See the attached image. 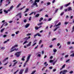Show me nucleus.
<instances>
[{
    "instance_id": "1",
    "label": "nucleus",
    "mask_w": 74,
    "mask_h": 74,
    "mask_svg": "<svg viewBox=\"0 0 74 74\" xmlns=\"http://www.w3.org/2000/svg\"><path fill=\"white\" fill-rule=\"evenodd\" d=\"M28 56L27 57V61L26 62V63H25L23 65V67H25V66H26V63L27 62H28L29 61V59H30V56H31V55L30 54L28 55Z\"/></svg>"
},
{
    "instance_id": "2",
    "label": "nucleus",
    "mask_w": 74,
    "mask_h": 74,
    "mask_svg": "<svg viewBox=\"0 0 74 74\" xmlns=\"http://www.w3.org/2000/svg\"><path fill=\"white\" fill-rule=\"evenodd\" d=\"M21 54V51H19L16 52L14 54V55H15L17 58H19Z\"/></svg>"
},
{
    "instance_id": "3",
    "label": "nucleus",
    "mask_w": 74,
    "mask_h": 74,
    "mask_svg": "<svg viewBox=\"0 0 74 74\" xmlns=\"http://www.w3.org/2000/svg\"><path fill=\"white\" fill-rule=\"evenodd\" d=\"M67 72H68L67 70H64L63 71H61V72L60 73V74H61L62 73V74H66V73H67Z\"/></svg>"
},
{
    "instance_id": "4",
    "label": "nucleus",
    "mask_w": 74,
    "mask_h": 74,
    "mask_svg": "<svg viewBox=\"0 0 74 74\" xmlns=\"http://www.w3.org/2000/svg\"><path fill=\"white\" fill-rule=\"evenodd\" d=\"M41 36V34H40L39 33H37L34 36V38H36V36Z\"/></svg>"
},
{
    "instance_id": "5",
    "label": "nucleus",
    "mask_w": 74,
    "mask_h": 74,
    "mask_svg": "<svg viewBox=\"0 0 74 74\" xmlns=\"http://www.w3.org/2000/svg\"><path fill=\"white\" fill-rule=\"evenodd\" d=\"M23 71H24V70H23V69H21L20 71V72L19 73V74H23Z\"/></svg>"
},
{
    "instance_id": "6",
    "label": "nucleus",
    "mask_w": 74,
    "mask_h": 74,
    "mask_svg": "<svg viewBox=\"0 0 74 74\" xmlns=\"http://www.w3.org/2000/svg\"><path fill=\"white\" fill-rule=\"evenodd\" d=\"M42 27V26H40L39 27H38L37 26L35 27V30H38V29H40V28H41V27Z\"/></svg>"
},
{
    "instance_id": "7",
    "label": "nucleus",
    "mask_w": 74,
    "mask_h": 74,
    "mask_svg": "<svg viewBox=\"0 0 74 74\" xmlns=\"http://www.w3.org/2000/svg\"><path fill=\"white\" fill-rule=\"evenodd\" d=\"M18 45H14L11 48V49H13V48H15L16 47H18Z\"/></svg>"
},
{
    "instance_id": "8",
    "label": "nucleus",
    "mask_w": 74,
    "mask_h": 74,
    "mask_svg": "<svg viewBox=\"0 0 74 74\" xmlns=\"http://www.w3.org/2000/svg\"><path fill=\"white\" fill-rule=\"evenodd\" d=\"M61 25V23L59 22L58 24L54 26V27H57V26H60Z\"/></svg>"
},
{
    "instance_id": "9",
    "label": "nucleus",
    "mask_w": 74,
    "mask_h": 74,
    "mask_svg": "<svg viewBox=\"0 0 74 74\" xmlns=\"http://www.w3.org/2000/svg\"><path fill=\"white\" fill-rule=\"evenodd\" d=\"M8 57H7V58H5V59H4L2 61V62H5V61H6V60H8Z\"/></svg>"
},
{
    "instance_id": "10",
    "label": "nucleus",
    "mask_w": 74,
    "mask_h": 74,
    "mask_svg": "<svg viewBox=\"0 0 74 74\" xmlns=\"http://www.w3.org/2000/svg\"><path fill=\"white\" fill-rule=\"evenodd\" d=\"M70 4H71V3H68V4H65V6L66 7H68L69 5H70Z\"/></svg>"
},
{
    "instance_id": "11",
    "label": "nucleus",
    "mask_w": 74,
    "mask_h": 74,
    "mask_svg": "<svg viewBox=\"0 0 74 74\" xmlns=\"http://www.w3.org/2000/svg\"><path fill=\"white\" fill-rule=\"evenodd\" d=\"M28 70H29V68H27L25 71V73H27V71H28Z\"/></svg>"
},
{
    "instance_id": "12",
    "label": "nucleus",
    "mask_w": 74,
    "mask_h": 74,
    "mask_svg": "<svg viewBox=\"0 0 74 74\" xmlns=\"http://www.w3.org/2000/svg\"><path fill=\"white\" fill-rule=\"evenodd\" d=\"M31 44H32V42H30L29 43L28 45H27V46L29 47V46H30V45H31Z\"/></svg>"
},
{
    "instance_id": "13",
    "label": "nucleus",
    "mask_w": 74,
    "mask_h": 74,
    "mask_svg": "<svg viewBox=\"0 0 74 74\" xmlns=\"http://www.w3.org/2000/svg\"><path fill=\"white\" fill-rule=\"evenodd\" d=\"M29 26H30V24H27L25 25L26 28H27V27H28Z\"/></svg>"
},
{
    "instance_id": "14",
    "label": "nucleus",
    "mask_w": 74,
    "mask_h": 74,
    "mask_svg": "<svg viewBox=\"0 0 74 74\" xmlns=\"http://www.w3.org/2000/svg\"><path fill=\"white\" fill-rule=\"evenodd\" d=\"M35 5H36V3H34L33 4H32V5L31 6L32 8H33V7H34Z\"/></svg>"
},
{
    "instance_id": "15",
    "label": "nucleus",
    "mask_w": 74,
    "mask_h": 74,
    "mask_svg": "<svg viewBox=\"0 0 74 74\" xmlns=\"http://www.w3.org/2000/svg\"><path fill=\"white\" fill-rule=\"evenodd\" d=\"M17 63H18V62L17 61H16L15 62L13 65H12L13 67H14V66H15V65H16V64H17Z\"/></svg>"
},
{
    "instance_id": "16",
    "label": "nucleus",
    "mask_w": 74,
    "mask_h": 74,
    "mask_svg": "<svg viewBox=\"0 0 74 74\" xmlns=\"http://www.w3.org/2000/svg\"><path fill=\"white\" fill-rule=\"evenodd\" d=\"M4 0H1L0 1V6H1L2 5V3H3V1Z\"/></svg>"
},
{
    "instance_id": "17",
    "label": "nucleus",
    "mask_w": 74,
    "mask_h": 74,
    "mask_svg": "<svg viewBox=\"0 0 74 74\" xmlns=\"http://www.w3.org/2000/svg\"><path fill=\"white\" fill-rule=\"evenodd\" d=\"M71 10H72V9L71 7H70L68 8V11H71Z\"/></svg>"
},
{
    "instance_id": "18",
    "label": "nucleus",
    "mask_w": 74,
    "mask_h": 74,
    "mask_svg": "<svg viewBox=\"0 0 74 74\" xmlns=\"http://www.w3.org/2000/svg\"><path fill=\"white\" fill-rule=\"evenodd\" d=\"M29 10V9L28 8L26 9V10L24 12V13H26V12H28V11Z\"/></svg>"
},
{
    "instance_id": "19",
    "label": "nucleus",
    "mask_w": 74,
    "mask_h": 74,
    "mask_svg": "<svg viewBox=\"0 0 74 74\" xmlns=\"http://www.w3.org/2000/svg\"><path fill=\"white\" fill-rule=\"evenodd\" d=\"M30 38V36H29L28 37H25L24 38V39L26 40H27L28 39Z\"/></svg>"
},
{
    "instance_id": "20",
    "label": "nucleus",
    "mask_w": 74,
    "mask_h": 74,
    "mask_svg": "<svg viewBox=\"0 0 74 74\" xmlns=\"http://www.w3.org/2000/svg\"><path fill=\"white\" fill-rule=\"evenodd\" d=\"M60 27H57L55 29L53 30L54 32H55V31H56V30L57 29H58V28H59Z\"/></svg>"
},
{
    "instance_id": "21",
    "label": "nucleus",
    "mask_w": 74,
    "mask_h": 74,
    "mask_svg": "<svg viewBox=\"0 0 74 74\" xmlns=\"http://www.w3.org/2000/svg\"><path fill=\"white\" fill-rule=\"evenodd\" d=\"M3 11L4 12H5V14H8V11H7L5 10H4Z\"/></svg>"
},
{
    "instance_id": "22",
    "label": "nucleus",
    "mask_w": 74,
    "mask_h": 74,
    "mask_svg": "<svg viewBox=\"0 0 74 74\" xmlns=\"http://www.w3.org/2000/svg\"><path fill=\"white\" fill-rule=\"evenodd\" d=\"M36 2L37 3H39V2H40V0H35L34 3H36Z\"/></svg>"
},
{
    "instance_id": "23",
    "label": "nucleus",
    "mask_w": 74,
    "mask_h": 74,
    "mask_svg": "<svg viewBox=\"0 0 74 74\" xmlns=\"http://www.w3.org/2000/svg\"><path fill=\"white\" fill-rule=\"evenodd\" d=\"M22 5V4L20 3H19L17 6V8H18V7H19V6H20V5Z\"/></svg>"
},
{
    "instance_id": "24",
    "label": "nucleus",
    "mask_w": 74,
    "mask_h": 74,
    "mask_svg": "<svg viewBox=\"0 0 74 74\" xmlns=\"http://www.w3.org/2000/svg\"><path fill=\"white\" fill-rule=\"evenodd\" d=\"M25 7H26V6H23V8H22L21 9H20L19 10H20V11H21V10H23V8H25Z\"/></svg>"
},
{
    "instance_id": "25",
    "label": "nucleus",
    "mask_w": 74,
    "mask_h": 74,
    "mask_svg": "<svg viewBox=\"0 0 74 74\" xmlns=\"http://www.w3.org/2000/svg\"><path fill=\"white\" fill-rule=\"evenodd\" d=\"M27 42H28L26 40V41H25V42L23 43V45H24V44H26V43H27Z\"/></svg>"
},
{
    "instance_id": "26",
    "label": "nucleus",
    "mask_w": 74,
    "mask_h": 74,
    "mask_svg": "<svg viewBox=\"0 0 74 74\" xmlns=\"http://www.w3.org/2000/svg\"><path fill=\"white\" fill-rule=\"evenodd\" d=\"M18 49H19L18 48H17V49L15 48L14 49V51H18Z\"/></svg>"
},
{
    "instance_id": "27",
    "label": "nucleus",
    "mask_w": 74,
    "mask_h": 74,
    "mask_svg": "<svg viewBox=\"0 0 74 74\" xmlns=\"http://www.w3.org/2000/svg\"><path fill=\"white\" fill-rule=\"evenodd\" d=\"M39 16L40 14H38L35 16V17H38Z\"/></svg>"
},
{
    "instance_id": "28",
    "label": "nucleus",
    "mask_w": 74,
    "mask_h": 74,
    "mask_svg": "<svg viewBox=\"0 0 74 74\" xmlns=\"http://www.w3.org/2000/svg\"><path fill=\"white\" fill-rule=\"evenodd\" d=\"M42 20H43V18L41 17L39 20V22H41V21H42Z\"/></svg>"
},
{
    "instance_id": "29",
    "label": "nucleus",
    "mask_w": 74,
    "mask_h": 74,
    "mask_svg": "<svg viewBox=\"0 0 74 74\" xmlns=\"http://www.w3.org/2000/svg\"><path fill=\"white\" fill-rule=\"evenodd\" d=\"M13 8H14V6H13V5H12L10 8V9L11 10V9H12Z\"/></svg>"
},
{
    "instance_id": "30",
    "label": "nucleus",
    "mask_w": 74,
    "mask_h": 74,
    "mask_svg": "<svg viewBox=\"0 0 74 74\" xmlns=\"http://www.w3.org/2000/svg\"><path fill=\"white\" fill-rule=\"evenodd\" d=\"M42 22L41 23H40L39 24H38L37 25H38V26H39V25H42Z\"/></svg>"
},
{
    "instance_id": "31",
    "label": "nucleus",
    "mask_w": 74,
    "mask_h": 74,
    "mask_svg": "<svg viewBox=\"0 0 74 74\" xmlns=\"http://www.w3.org/2000/svg\"><path fill=\"white\" fill-rule=\"evenodd\" d=\"M53 51L55 53V52H56V51H57V50L56 49H53Z\"/></svg>"
},
{
    "instance_id": "32",
    "label": "nucleus",
    "mask_w": 74,
    "mask_h": 74,
    "mask_svg": "<svg viewBox=\"0 0 74 74\" xmlns=\"http://www.w3.org/2000/svg\"><path fill=\"white\" fill-rule=\"evenodd\" d=\"M18 71H19V70H17V71H16V72H15L14 73V74H16V73H17V72H18Z\"/></svg>"
},
{
    "instance_id": "33",
    "label": "nucleus",
    "mask_w": 74,
    "mask_h": 74,
    "mask_svg": "<svg viewBox=\"0 0 74 74\" xmlns=\"http://www.w3.org/2000/svg\"><path fill=\"white\" fill-rule=\"evenodd\" d=\"M31 34H31L28 33L26 35V36H30V35H31Z\"/></svg>"
},
{
    "instance_id": "34",
    "label": "nucleus",
    "mask_w": 74,
    "mask_h": 74,
    "mask_svg": "<svg viewBox=\"0 0 74 74\" xmlns=\"http://www.w3.org/2000/svg\"><path fill=\"white\" fill-rule=\"evenodd\" d=\"M70 56H72V57H74V53H73L72 54H71Z\"/></svg>"
},
{
    "instance_id": "35",
    "label": "nucleus",
    "mask_w": 74,
    "mask_h": 74,
    "mask_svg": "<svg viewBox=\"0 0 74 74\" xmlns=\"http://www.w3.org/2000/svg\"><path fill=\"white\" fill-rule=\"evenodd\" d=\"M4 29H5V28L2 29L1 30V32H3L4 30Z\"/></svg>"
},
{
    "instance_id": "36",
    "label": "nucleus",
    "mask_w": 74,
    "mask_h": 74,
    "mask_svg": "<svg viewBox=\"0 0 74 74\" xmlns=\"http://www.w3.org/2000/svg\"><path fill=\"white\" fill-rule=\"evenodd\" d=\"M4 26H7L8 25V23H4Z\"/></svg>"
},
{
    "instance_id": "37",
    "label": "nucleus",
    "mask_w": 74,
    "mask_h": 74,
    "mask_svg": "<svg viewBox=\"0 0 74 74\" xmlns=\"http://www.w3.org/2000/svg\"><path fill=\"white\" fill-rule=\"evenodd\" d=\"M47 5H49L51 4V3L50 2H47Z\"/></svg>"
},
{
    "instance_id": "38",
    "label": "nucleus",
    "mask_w": 74,
    "mask_h": 74,
    "mask_svg": "<svg viewBox=\"0 0 74 74\" xmlns=\"http://www.w3.org/2000/svg\"><path fill=\"white\" fill-rule=\"evenodd\" d=\"M57 62V60H56L53 63V65H55V64L56 63V62Z\"/></svg>"
},
{
    "instance_id": "39",
    "label": "nucleus",
    "mask_w": 74,
    "mask_h": 74,
    "mask_svg": "<svg viewBox=\"0 0 74 74\" xmlns=\"http://www.w3.org/2000/svg\"><path fill=\"white\" fill-rule=\"evenodd\" d=\"M70 59H68V60H66V63H67V62H69V61H70Z\"/></svg>"
},
{
    "instance_id": "40",
    "label": "nucleus",
    "mask_w": 74,
    "mask_h": 74,
    "mask_svg": "<svg viewBox=\"0 0 74 74\" xmlns=\"http://www.w3.org/2000/svg\"><path fill=\"white\" fill-rule=\"evenodd\" d=\"M65 66H66V64H65L63 65L62 67V69H63V68H64L65 67Z\"/></svg>"
},
{
    "instance_id": "41",
    "label": "nucleus",
    "mask_w": 74,
    "mask_h": 74,
    "mask_svg": "<svg viewBox=\"0 0 74 74\" xmlns=\"http://www.w3.org/2000/svg\"><path fill=\"white\" fill-rule=\"evenodd\" d=\"M41 42H42V40H40L39 41V44H40L41 43Z\"/></svg>"
},
{
    "instance_id": "42",
    "label": "nucleus",
    "mask_w": 74,
    "mask_h": 74,
    "mask_svg": "<svg viewBox=\"0 0 74 74\" xmlns=\"http://www.w3.org/2000/svg\"><path fill=\"white\" fill-rule=\"evenodd\" d=\"M19 33V31H17L16 32V34H18V33Z\"/></svg>"
},
{
    "instance_id": "43",
    "label": "nucleus",
    "mask_w": 74,
    "mask_h": 74,
    "mask_svg": "<svg viewBox=\"0 0 74 74\" xmlns=\"http://www.w3.org/2000/svg\"><path fill=\"white\" fill-rule=\"evenodd\" d=\"M53 62V60H50L49 61L50 63H52V62Z\"/></svg>"
},
{
    "instance_id": "44",
    "label": "nucleus",
    "mask_w": 74,
    "mask_h": 74,
    "mask_svg": "<svg viewBox=\"0 0 74 74\" xmlns=\"http://www.w3.org/2000/svg\"><path fill=\"white\" fill-rule=\"evenodd\" d=\"M24 22L25 23H26V22H27V20H26V19H25L23 20Z\"/></svg>"
},
{
    "instance_id": "45",
    "label": "nucleus",
    "mask_w": 74,
    "mask_h": 74,
    "mask_svg": "<svg viewBox=\"0 0 74 74\" xmlns=\"http://www.w3.org/2000/svg\"><path fill=\"white\" fill-rule=\"evenodd\" d=\"M56 40V38H54L52 40V41H54V40Z\"/></svg>"
},
{
    "instance_id": "46",
    "label": "nucleus",
    "mask_w": 74,
    "mask_h": 74,
    "mask_svg": "<svg viewBox=\"0 0 74 74\" xmlns=\"http://www.w3.org/2000/svg\"><path fill=\"white\" fill-rule=\"evenodd\" d=\"M69 73H70V74H72V73H73V71H70L69 72Z\"/></svg>"
},
{
    "instance_id": "47",
    "label": "nucleus",
    "mask_w": 74,
    "mask_h": 74,
    "mask_svg": "<svg viewBox=\"0 0 74 74\" xmlns=\"http://www.w3.org/2000/svg\"><path fill=\"white\" fill-rule=\"evenodd\" d=\"M73 47H72V46H71V47H70L69 48V49H73Z\"/></svg>"
},
{
    "instance_id": "48",
    "label": "nucleus",
    "mask_w": 74,
    "mask_h": 74,
    "mask_svg": "<svg viewBox=\"0 0 74 74\" xmlns=\"http://www.w3.org/2000/svg\"><path fill=\"white\" fill-rule=\"evenodd\" d=\"M52 20V18H50L48 20V21H51V20Z\"/></svg>"
},
{
    "instance_id": "49",
    "label": "nucleus",
    "mask_w": 74,
    "mask_h": 74,
    "mask_svg": "<svg viewBox=\"0 0 74 74\" xmlns=\"http://www.w3.org/2000/svg\"><path fill=\"white\" fill-rule=\"evenodd\" d=\"M56 71V69H54L53 70V72H55V71Z\"/></svg>"
},
{
    "instance_id": "50",
    "label": "nucleus",
    "mask_w": 74,
    "mask_h": 74,
    "mask_svg": "<svg viewBox=\"0 0 74 74\" xmlns=\"http://www.w3.org/2000/svg\"><path fill=\"white\" fill-rule=\"evenodd\" d=\"M11 50L10 51V52H13L14 51V49H11Z\"/></svg>"
},
{
    "instance_id": "51",
    "label": "nucleus",
    "mask_w": 74,
    "mask_h": 74,
    "mask_svg": "<svg viewBox=\"0 0 74 74\" xmlns=\"http://www.w3.org/2000/svg\"><path fill=\"white\" fill-rule=\"evenodd\" d=\"M63 6H62L60 7V9L61 10H62V9H63Z\"/></svg>"
},
{
    "instance_id": "52",
    "label": "nucleus",
    "mask_w": 74,
    "mask_h": 74,
    "mask_svg": "<svg viewBox=\"0 0 74 74\" xmlns=\"http://www.w3.org/2000/svg\"><path fill=\"white\" fill-rule=\"evenodd\" d=\"M37 44V43H35L34 44H33V45H32V46L33 47L34 46H35V45H36Z\"/></svg>"
},
{
    "instance_id": "53",
    "label": "nucleus",
    "mask_w": 74,
    "mask_h": 74,
    "mask_svg": "<svg viewBox=\"0 0 74 74\" xmlns=\"http://www.w3.org/2000/svg\"><path fill=\"white\" fill-rule=\"evenodd\" d=\"M33 13H34V12H32L31 13L29 14V15H32Z\"/></svg>"
},
{
    "instance_id": "54",
    "label": "nucleus",
    "mask_w": 74,
    "mask_h": 74,
    "mask_svg": "<svg viewBox=\"0 0 74 74\" xmlns=\"http://www.w3.org/2000/svg\"><path fill=\"white\" fill-rule=\"evenodd\" d=\"M64 14V12H62V13H61L60 14L61 16H62Z\"/></svg>"
},
{
    "instance_id": "55",
    "label": "nucleus",
    "mask_w": 74,
    "mask_h": 74,
    "mask_svg": "<svg viewBox=\"0 0 74 74\" xmlns=\"http://www.w3.org/2000/svg\"><path fill=\"white\" fill-rule=\"evenodd\" d=\"M1 49H2L3 50H4V49H5V48H4V47H2L1 48Z\"/></svg>"
},
{
    "instance_id": "56",
    "label": "nucleus",
    "mask_w": 74,
    "mask_h": 74,
    "mask_svg": "<svg viewBox=\"0 0 74 74\" xmlns=\"http://www.w3.org/2000/svg\"><path fill=\"white\" fill-rule=\"evenodd\" d=\"M59 10V9H56L55 11V12L56 13V12H57V11H58V10Z\"/></svg>"
},
{
    "instance_id": "57",
    "label": "nucleus",
    "mask_w": 74,
    "mask_h": 74,
    "mask_svg": "<svg viewBox=\"0 0 74 74\" xmlns=\"http://www.w3.org/2000/svg\"><path fill=\"white\" fill-rule=\"evenodd\" d=\"M69 57V55H66L65 56V58H67V57Z\"/></svg>"
},
{
    "instance_id": "58",
    "label": "nucleus",
    "mask_w": 74,
    "mask_h": 74,
    "mask_svg": "<svg viewBox=\"0 0 74 74\" xmlns=\"http://www.w3.org/2000/svg\"><path fill=\"white\" fill-rule=\"evenodd\" d=\"M38 45H37L36 47L34 49H37V48H38Z\"/></svg>"
},
{
    "instance_id": "59",
    "label": "nucleus",
    "mask_w": 74,
    "mask_h": 74,
    "mask_svg": "<svg viewBox=\"0 0 74 74\" xmlns=\"http://www.w3.org/2000/svg\"><path fill=\"white\" fill-rule=\"evenodd\" d=\"M68 23H69L68 22H65L64 23L65 25H67V24H68Z\"/></svg>"
},
{
    "instance_id": "60",
    "label": "nucleus",
    "mask_w": 74,
    "mask_h": 74,
    "mask_svg": "<svg viewBox=\"0 0 74 74\" xmlns=\"http://www.w3.org/2000/svg\"><path fill=\"white\" fill-rule=\"evenodd\" d=\"M31 18H32V17H31V16L30 17L29 19V21H31Z\"/></svg>"
},
{
    "instance_id": "61",
    "label": "nucleus",
    "mask_w": 74,
    "mask_h": 74,
    "mask_svg": "<svg viewBox=\"0 0 74 74\" xmlns=\"http://www.w3.org/2000/svg\"><path fill=\"white\" fill-rule=\"evenodd\" d=\"M35 4H36V5H36V7H38V5H37V3H35Z\"/></svg>"
},
{
    "instance_id": "62",
    "label": "nucleus",
    "mask_w": 74,
    "mask_h": 74,
    "mask_svg": "<svg viewBox=\"0 0 74 74\" xmlns=\"http://www.w3.org/2000/svg\"><path fill=\"white\" fill-rule=\"evenodd\" d=\"M52 47H53V45H51L49 46L50 48H52Z\"/></svg>"
},
{
    "instance_id": "63",
    "label": "nucleus",
    "mask_w": 74,
    "mask_h": 74,
    "mask_svg": "<svg viewBox=\"0 0 74 74\" xmlns=\"http://www.w3.org/2000/svg\"><path fill=\"white\" fill-rule=\"evenodd\" d=\"M72 31H73V32H74V26H73V27L72 28Z\"/></svg>"
},
{
    "instance_id": "64",
    "label": "nucleus",
    "mask_w": 74,
    "mask_h": 74,
    "mask_svg": "<svg viewBox=\"0 0 74 74\" xmlns=\"http://www.w3.org/2000/svg\"><path fill=\"white\" fill-rule=\"evenodd\" d=\"M12 22H13L12 21H9V23H12Z\"/></svg>"
}]
</instances>
